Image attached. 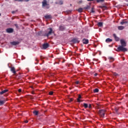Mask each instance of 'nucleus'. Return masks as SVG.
<instances>
[{
  "instance_id": "nucleus-12",
  "label": "nucleus",
  "mask_w": 128,
  "mask_h": 128,
  "mask_svg": "<svg viewBox=\"0 0 128 128\" xmlns=\"http://www.w3.org/2000/svg\"><path fill=\"white\" fill-rule=\"evenodd\" d=\"M6 100H0V106H4V104H6Z\"/></svg>"
},
{
  "instance_id": "nucleus-22",
  "label": "nucleus",
  "mask_w": 128,
  "mask_h": 128,
  "mask_svg": "<svg viewBox=\"0 0 128 128\" xmlns=\"http://www.w3.org/2000/svg\"><path fill=\"white\" fill-rule=\"evenodd\" d=\"M33 114L35 115V116H38V112L36 111V110H34L33 112Z\"/></svg>"
},
{
  "instance_id": "nucleus-31",
  "label": "nucleus",
  "mask_w": 128,
  "mask_h": 128,
  "mask_svg": "<svg viewBox=\"0 0 128 128\" xmlns=\"http://www.w3.org/2000/svg\"><path fill=\"white\" fill-rule=\"evenodd\" d=\"M72 100H73L72 98H71L69 100L68 102H72Z\"/></svg>"
},
{
  "instance_id": "nucleus-5",
  "label": "nucleus",
  "mask_w": 128,
  "mask_h": 128,
  "mask_svg": "<svg viewBox=\"0 0 128 128\" xmlns=\"http://www.w3.org/2000/svg\"><path fill=\"white\" fill-rule=\"evenodd\" d=\"M71 42H73V44H78L80 41L78 38H74L71 40Z\"/></svg>"
},
{
  "instance_id": "nucleus-42",
  "label": "nucleus",
  "mask_w": 128,
  "mask_h": 128,
  "mask_svg": "<svg viewBox=\"0 0 128 128\" xmlns=\"http://www.w3.org/2000/svg\"><path fill=\"white\" fill-rule=\"evenodd\" d=\"M78 2H79V4H82V2L80 1Z\"/></svg>"
},
{
  "instance_id": "nucleus-47",
  "label": "nucleus",
  "mask_w": 128,
  "mask_h": 128,
  "mask_svg": "<svg viewBox=\"0 0 128 128\" xmlns=\"http://www.w3.org/2000/svg\"><path fill=\"white\" fill-rule=\"evenodd\" d=\"M116 112H118V110H116Z\"/></svg>"
},
{
  "instance_id": "nucleus-39",
  "label": "nucleus",
  "mask_w": 128,
  "mask_h": 128,
  "mask_svg": "<svg viewBox=\"0 0 128 128\" xmlns=\"http://www.w3.org/2000/svg\"><path fill=\"white\" fill-rule=\"evenodd\" d=\"M28 120L25 121V124H28Z\"/></svg>"
},
{
  "instance_id": "nucleus-34",
  "label": "nucleus",
  "mask_w": 128,
  "mask_h": 128,
  "mask_svg": "<svg viewBox=\"0 0 128 128\" xmlns=\"http://www.w3.org/2000/svg\"><path fill=\"white\" fill-rule=\"evenodd\" d=\"M16 2L18 1V2H23L24 0H14Z\"/></svg>"
},
{
  "instance_id": "nucleus-20",
  "label": "nucleus",
  "mask_w": 128,
  "mask_h": 128,
  "mask_svg": "<svg viewBox=\"0 0 128 128\" xmlns=\"http://www.w3.org/2000/svg\"><path fill=\"white\" fill-rule=\"evenodd\" d=\"M80 98H82V96L79 95V96H78V98L77 99V100H78V102H82V101L80 100Z\"/></svg>"
},
{
  "instance_id": "nucleus-16",
  "label": "nucleus",
  "mask_w": 128,
  "mask_h": 128,
  "mask_svg": "<svg viewBox=\"0 0 128 128\" xmlns=\"http://www.w3.org/2000/svg\"><path fill=\"white\" fill-rule=\"evenodd\" d=\"M8 92V90H4L2 92H0V94H6V92Z\"/></svg>"
},
{
  "instance_id": "nucleus-45",
  "label": "nucleus",
  "mask_w": 128,
  "mask_h": 128,
  "mask_svg": "<svg viewBox=\"0 0 128 128\" xmlns=\"http://www.w3.org/2000/svg\"><path fill=\"white\" fill-rule=\"evenodd\" d=\"M126 6H128V4H126Z\"/></svg>"
},
{
  "instance_id": "nucleus-44",
  "label": "nucleus",
  "mask_w": 128,
  "mask_h": 128,
  "mask_svg": "<svg viewBox=\"0 0 128 128\" xmlns=\"http://www.w3.org/2000/svg\"><path fill=\"white\" fill-rule=\"evenodd\" d=\"M103 8H106V6H104Z\"/></svg>"
},
{
  "instance_id": "nucleus-17",
  "label": "nucleus",
  "mask_w": 128,
  "mask_h": 128,
  "mask_svg": "<svg viewBox=\"0 0 128 128\" xmlns=\"http://www.w3.org/2000/svg\"><path fill=\"white\" fill-rule=\"evenodd\" d=\"M119 30H122L124 28V26H118V28Z\"/></svg>"
},
{
  "instance_id": "nucleus-24",
  "label": "nucleus",
  "mask_w": 128,
  "mask_h": 128,
  "mask_svg": "<svg viewBox=\"0 0 128 128\" xmlns=\"http://www.w3.org/2000/svg\"><path fill=\"white\" fill-rule=\"evenodd\" d=\"M98 26L102 27V22H98Z\"/></svg>"
},
{
  "instance_id": "nucleus-13",
  "label": "nucleus",
  "mask_w": 128,
  "mask_h": 128,
  "mask_svg": "<svg viewBox=\"0 0 128 128\" xmlns=\"http://www.w3.org/2000/svg\"><path fill=\"white\" fill-rule=\"evenodd\" d=\"M20 42H10V44H12V46H17V44H18Z\"/></svg>"
},
{
  "instance_id": "nucleus-38",
  "label": "nucleus",
  "mask_w": 128,
  "mask_h": 128,
  "mask_svg": "<svg viewBox=\"0 0 128 128\" xmlns=\"http://www.w3.org/2000/svg\"><path fill=\"white\" fill-rule=\"evenodd\" d=\"M16 12V11H12V14H14V13Z\"/></svg>"
},
{
  "instance_id": "nucleus-14",
  "label": "nucleus",
  "mask_w": 128,
  "mask_h": 128,
  "mask_svg": "<svg viewBox=\"0 0 128 128\" xmlns=\"http://www.w3.org/2000/svg\"><path fill=\"white\" fill-rule=\"evenodd\" d=\"M112 42V39H110V38H107L106 40V42L108 43V42Z\"/></svg>"
},
{
  "instance_id": "nucleus-30",
  "label": "nucleus",
  "mask_w": 128,
  "mask_h": 128,
  "mask_svg": "<svg viewBox=\"0 0 128 128\" xmlns=\"http://www.w3.org/2000/svg\"><path fill=\"white\" fill-rule=\"evenodd\" d=\"M58 4H60V5L64 4V2L62 0H60V1L59 2Z\"/></svg>"
},
{
  "instance_id": "nucleus-4",
  "label": "nucleus",
  "mask_w": 128,
  "mask_h": 128,
  "mask_svg": "<svg viewBox=\"0 0 128 128\" xmlns=\"http://www.w3.org/2000/svg\"><path fill=\"white\" fill-rule=\"evenodd\" d=\"M99 114L101 118H104V114H106V110H100Z\"/></svg>"
},
{
  "instance_id": "nucleus-18",
  "label": "nucleus",
  "mask_w": 128,
  "mask_h": 128,
  "mask_svg": "<svg viewBox=\"0 0 128 128\" xmlns=\"http://www.w3.org/2000/svg\"><path fill=\"white\" fill-rule=\"evenodd\" d=\"M108 58V60H110V62H114V59L112 57L109 56Z\"/></svg>"
},
{
  "instance_id": "nucleus-23",
  "label": "nucleus",
  "mask_w": 128,
  "mask_h": 128,
  "mask_svg": "<svg viewBox=\"0 0 128 128\" xmlns=\"http://www.w3.org/2000/svg\"><path fill=\"white\" fill-rule=\"evenodd\" d=\"M90 6H87L86 7H84V10H90Z\"/></svg>"
},
{
  "instance_id": "nucleus-15",
  "label": "nucleus",
  "mask_w": 128,
  "mask_h": 128,
  "mask_svg": "<svg viewBox=\"0 0 128 128\" xmlns=\"http://www.w3.org/2000/svg\"><path fill=\"white\" fill-rule=\"evenodd\" d=\"M45 18L49 20L52 18V15H46L44 16Z\"/></svg>"
},
{
  "instance_id": "nucleus-29",
  "label": "nucleus",
  "mask_w": 128,
  "mask_h": 128,
  "mask_svg": "<svg viewBox=\"0 0 128 128\" xmlns=\"http://www.w3.org/2000/svg\"><path fill=\"white\" fill-rule=\"evenodd\" d=\"M90 12H92V14H94V12H95L94 10V8H92Z\"/></svg>"
},
{
  "instance_id": "nucleus-27",
  "label": "nucleus",
  "mask_w": 128,
  "mask_h": 128,
  "mask_svg": "<svg viewBox=\"0 0 128 128\" xmlns=\"http://www.w3.org/2000/svg\"><path fill=\"white\" fill-rule=\"evenodd\" d=\"M94 92H98V88H96L94 90Z\"/></svg>"
},
{
  "instance_id": "nucleus-32",
  "label": "nucleus",
  "mask_w": 128,
  "mask_h": 128,
  "mask_svg": "<svg viewBox=\"0 0 128 128\" xmlns=\"http://www.w3.org/2000/svg\"><path fill=\"white\" fill-rule=\"evenodd\" d=\"M75 84H80V81H76V82H75Z\"/></svg>"
},
{
  "instance_id": "nucleus-2",
  "label": "nucleus",
  "mask_w": 128,
  "mask_h": 128,
  "mask_svg": "<svg viewBox=\"0 0 128 128\" xmlns=\"http://www.w3.org/2000/svg\"><path fill=\"white\" fill-rule=\"evenodd\" d=\"M48 32L44 34V36H47L48 38L50 36H52V34H54V31L52 30V28H49L47 30Z\"/></svg>"
},
{
  "instance_id": "nucleus-8",
  "label": "nucleus",
  "mask_w": 128,
  "mask_h": 128,
  "mask_svg": "<svg viewBox=\"0 0 128 128\" xmlns=\"http://www.w3.org/2000/svg\"><path fill=\"white\" fill-rule=\"evenodd\" d=\"M10 71L14 74H16V68H14V67H11L10 68Z\"/></svg>"
},
{
  "instance_id": "nucleus-35",
  "label": "nucleus",
  "mask_w": 128,
  "mask_h": 128,
  "mask_svg": "<svg viewBox=\"0 0 128 128\" xmlns=\"http://www.w3.org/2000/svg\"><path fill=\"white\" fill-rule=\"evenodd\" d=\"M18 92H22V89H18Z\"/></svg>"
},
{
  "instance_id": "nucleus-1",
  "label": "nucleus",
  "mask_w": 128,
  "mask_h": 128,
  "mask_svg": "<svg viewBox=\"0 0 128 128\" xmlns=\"http://www.w3.org/2000/svg\"><path fill=\"white\" fill-rule=\"evenodd\" d=\"M120 42L121 44V46H120L117 48L118 52H128V48H124L125 46H126V41L123 39H121L120 40Z\"/></svg>"
},
{
  "instance_id": "nucleus-28",
  "label": "nucleus",
  "mask_w": 128,
  "mask_h": 128,
  "mask_svg": "<svg viewBox=\"0 0 128 128\" xmlns=\"http://www.w3.org/2000/svg\"><path fill=\"white\" fill-rule=\"evenodd\" d=\"M48 94H49L50 96H52V94H54V92L50 91L49 92Z\"/></svg>"
},
{
  "instance_id": "nucleus-36",
  "label": "nucleus",
  "mask_w": 128,
  "mask_h": 128,
  "mask_svg": "<svg viewBox=\"0 0 128 128\" xmlns=\"http://www.w3.org/2000/svg\"><path fill=\"white\" fill-rule=\"evenodd\" d=\"M15 26H16V28H18V24H14Z\"/></svg>"
},
{
  "instance_id": "nucleus-37",
  "label": "nucleus",
  "mask_w": 128,
  "mask_h": 128,
  "mask_svg": "<svg viewBox=\"0 0 128 128\" xmlns=\"http://www.w3.org/2000/svg\"><path fill=\"white\" fill-rule=\"evenodd\" d=\"M36 62H38V58H36Z\"/></svg>"
},
{
  "instance_id": "nucleus-3",
  "label": "nucleus",
  "mask_w": 128,
  "mask_h": 128,
  "mask_svg": "<svg viewBox=\"0 0 128 128\" xmlns=\"http://www.w3.org/2000/svg\"><path fill=\"white\" fill-rule=\"evenodd\" d=\"M42 8H46L47 10L50 8V4L48 3V1L46 0H43L42 2Z\"/></svg>"
},
{
  "instance_id": "nucleus-41",
  "label": "nucleus",
  "mask_w": 128,
  "mask_h": 128,
  "mask_svg": "<svg viewBox=\"0 0 128 128\" xmlns=\"http://www.w3.org/2000/svg\"><path fill=\"white\" fill-rule=\"evenodd\" d=\"M94 76H98V74H94Z\"/></svg>"
},
{
  "instance_id": "nucleus-11",
  "label": "nucleus",
  "mask_w": 128,
  "mask_h": 128,
  "mask_svg": "<svg viewBox=\"0 0 128 128\" xmlns=\"http://www.w3.org/2000/svg\"><path fill=\"white\" fill-rule=\"evenodd\" d=\"M82 42L84 44H88V40L83 38Z\"/></svg>"
},
{
  "instance_id": "nucleus-25",
  "label": "nucleus",
  "mask_w": 128,
  "mask_h": 128,
  "mask_svg": "<svg viewBox=\"0 0 128 128\" xmlns=\"http://www.w3.org/2000/svg\"><path fill=\"white\" fill-rule=\"evenodd\" d=\"M82 10H83L82 8H80L78 10V12H82Z\"/></svg>"
},
{
  "instance_id": "nucleus-48",
  "label": "nucleus",
  "mask_w": 128,
  "mask_h": 128,
  "mask_svg": "<svg viewBox=\"0 0 128 128\" xmlns=\"http://www.w3.org/2000/svg\"><path fill=\"white\" fill-rule=\"evenodd\" d=\"M118 75V74H116V76Z\"/></svg>"
},
{
  "instance_id": "nucleus-33",
  "label": "nucleus",
  "mask_w": 128,
  "mask_h": 128,
  "mask_svg": "<svg viewBox=\"0 0 128 128\" xmlns=\"http://www.w3.org/2000/svg\"><path fill=\"white\" fill-rule=\"evenodd\" d=\"M88 108H92V104H90L89 106H88Z\"/></svg>"
},
{
  "instance_id": "nucleus-6",
  "label": "nucleus",
  "mask_w": 128,
  "mask_h": 128,
  "mask_svg": "<svg viewBox=\"0 0 128 128\" xmlns=\"http://www.w3.org/2000/svg\"><path fill=\"white\" fill-rule=\"evenodd\" d=\"M49 46H50V45H49L48 44V43L44 44H43V45H42V50H46V48H48Z\"/></svg>"
},
{
  "instance_id": "nucleus-26",
  "label": "nucleus",
  "mask_w": 128,
  "mask_h": 128,
  "mask_svg": "<svg viewBox=\"0 0 128 128\" xmlns=\"http://www.w3.org/2000/svg\"><path fill=\"white\" fill-rule=\"evenodd\" d=\"M97 2H104V0H96Z\"/></svg>"
},
{
  "instance_id": "nucleus-43",
  "label": "nucleus",
  "mask_w": 128,
  "mask_h": 128,
  "mask_svg": "<svg viewBox=\"0 0 128 128\" xmlns=\"http://www.w3.org/2000/svg\"><path fill=\"white\" fill-rule=\"evenodd\" d=\"M25 0V2H28V0Z\"/></svg>"
},
{
  "instance_id": "nucleus-10",
  "label": "nucleus",
  "mask_w": 128,
  "mask_h": 128,
  "mask_svg": "<svg viewBox=\"0 0 128 128\" xmlns=\"http://www.w3.org/2000/svg\"><path fill=\"white\" fill-rule=\"evenodd\" d=\"M113 36L116 40V42H119L120 41V38L116 36V34H113Z\"/></svg>"
},
{
  "instance_id": "nucleus-9",
  "label": "nucleus",
  "mask_w": 128,
  "mask_h": 128,
  "mask_svg": "<svg viewBox=\"0 0 128 128\" xmlns=\"http://www.w3.org/2000/svg\"><path fill=\"white\" fill-rule=\"evenodd\" d=\"M66 30V27H64V26H62V25H60L59 26V30H60L62 32L64 30Z\"/></svg>"
},
{
  "instance_id": "nucleus-19",
  "label": "nucleus",
  "mask_w": 128,
  "mask_h": 128,
  "mask_svg": "<svg viewBox=\"0 0 128 128\" xmlns=\"http://www.w3.org/2000/svg\"><path fill=\"white\" fill-rule=\"evenodd\" d=\"M83 106L85 108H88V104L84 103Z\"/></svg>"
},
{
  "instance_id": "nucleus-46",
  "label": "nucleus",
  "mask_w": 128,
  "mask_h": 128,
  "mask_svg": "<svg viewBox=\"0 0 128 128\" xmlns=\"http://www.w3.org/2000/svg\"><path fill=\"white\" fill-rule=\"evenodd\" d=\"M0 16H2V14H0Z\"/></svg>"
},
{
  "instance_id": "nucleus-21",
  "label": "nucleus",
  "mask_w": 128,
  "mask_h": 128,
  "mask_svg": "<svg viewBox=\"0 0 128 128\" xmlns=\"http://www.w3.org/2000/svg\"><path fill=\"white\" fill-rule=\"evenodd\" d=\"M128 24V21H122L120 22V24Z\"/></svg>"
},
{
  "instance_id": "nucleus-7",
  "label": "nucleus",
  "mask_w": 128,
  "mask_h": 128,
  "mask_svg": "<svg viewBox=\"0 0 128 128\" xmlns=\"http://www.w3.org/2000/svg\"><path fill=\"white\" fill-rule=\"evenodd\" d=\"M6 32L8 34H12V32H14V29L12 28H8L6 30Z\"/></svg>"
},
{
  "instance_id": "nucleus-40",
  "label": "nucleus",
  "mask_w": 128,
  "mask_h": 128,
  "mask_svg": "<svg viewBox=\"0 0 128 128\" xmlns=\"http://www.w3.org/2000/svg\"><path fill=\"white\" fill-rule=\"evenodd\" d=\"M88 2H92L94 0H87Z\"/></svg>"
}]
</instances>
